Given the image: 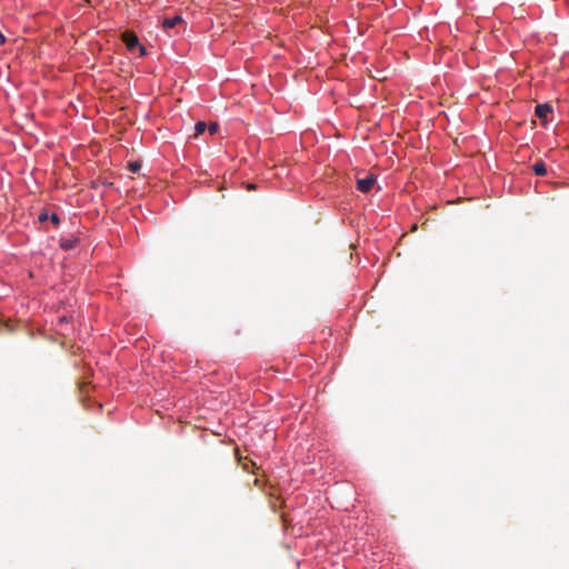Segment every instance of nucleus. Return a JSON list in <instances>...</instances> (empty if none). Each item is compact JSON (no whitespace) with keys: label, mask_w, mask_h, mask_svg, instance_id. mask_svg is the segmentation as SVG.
<instances>
[{"label":"nucleus","mask_w":569,"mask_h":569,"mask_svg":"<svg viewBox=\"0 0 569 569\" xmlns=\"http://www.w3.org/2000/svg\"><path fill=\"white\" fill-rule=\"evenodd\" d=\"M376 183V178L372 174H368L365 178L357 179V189L361 192H369Z\"/></svg>","instance_id":"f03ea898"},{"label":"nucleus","mask_w":569,"mask_h":569,"mask_svg":"<svg viewBox=\"0 0 569 569\" xmlns=\"http://www.w3.org/2000/svg\"><path fill=\"white\" fill-rule=\"evenodd\" d=\"M218 123H211L209 127L210 134H214L218 131Z\"/></svg>","instance_id":"6e6552de"},{"label":"nucleus","mask_w":569,"mask_h":569,"mask_svg":"<svg viewBox=\"0 0 569 569\" xmlns=\"http://www.w3.org/2000/svg\"><path fill=\"white\" fill-rule=\"evenodd\" d=\"M47 219H48L47 213H41V214L39 216V220H40V221H44V220H47Z\"/></svg>","instance_id":"9b49d317"},{"label":"nucleus","mask_w":569,"mask_h":569,"mask_svg":"<svg viewBox=\"0 0 569 569\" xmlns=\"http://www.w3.org/2000/svg\"><path fill=\"white\" fill-rule=\"evenodd\" d=\"M552 112L551 106L543 103L537 104L535 113L539 119L547 120L548 116Z\"/></svg>","instance_id":"7ed1b4c3"},{"label":"nucleus","mask_w":569,"mask_h":569,"mask_svg":"<svg viewBox=\"0 0 569 569\" xmlns=\"http://www.w3.org/2000/svg\"><path fill=\"white\" fill-rule=\"evenodd\" d=\"M532 171L537 176H540V177L546 176V173H547L546 164L542 161H538L532 166Z\"/></svg>","instance_id":"39448f33"},{"label":"nucleus","mask_w":569,"mask_h":569,"mask_svg":"<svg viewBox=\"0 0 569 569\" xmlns=\"http://www.w3.org/2000/svg\"><path fill=\"white\" fill-rule=\"evenodd\" d=\"M50 220H51V222H52V223H54V224H58V223H59V221H60V220H59V217H58L56 213H52V214L50 216Z\"/></svg>","instance_id":"1a4fd4ad"},{"label":"nucleus","mask_w":569,"mask_h":569,"mask_svg":"<svg viewBox=\"0 0 569 569\" xmlns=\"http://www.w3.org/2000/svg\"><path fill=\"white\" fill-rule=\"evenodd\" d=\"M183 22V19L181 18V16H174V17H171V18H164L162 20V27L164 30H169V29H172L174 28L176 26L180 24Z\"/></svg>","instance_id":"20e7f679"},{"label":"nucleus","mask_w":569,"mask_h":569,"mask_svg":"<svg viewBox=\"0 0 569 569\" xmlns=\"http://www.w3.org/2000/svg\"><path fill=\"white\" fill-rule=\"evenodd\" d=\"M207 129V124L202 121H199L194 126V137H199L200 134L204 133Z\"/></svg>","instance_id":"423d86ee"},{"label":"nucleus","mask_w":569,"mask_h":569,"mask_svg":"<svg viewBox=\"0 0 569 569\" xmlns=\"http://www.w3.org/2000/svg\"><path fill=\"white\" fill-rule=\"evenodd\" d=\"M141 168V164L139 162H130L129 169L131 172H138Z\"/></svg>","instance_id":"0eeeda50"},{"label":"nucleus","mask_w":569,"mask_h":569,"mask_svg":"<svg viewBox=\"0 0 569 569\" xmlns=\"http://www.w3.org/2000/svg\"><path fill=\"white\" fill-rule=\"evenodd\" d=\"M61 246L64 249H71V248H73V242L72 241H67V242H63Z\"/></svg>","instance_id":"9d476101"},{"label":"nucleus","mask_w":569,"mask_h":569,"mask_svg":"<svg viewBox=\"0 0 569 569\" xmlns=\"http://www.w3.org/2000/svg\"><path fill=\"white\" fill-rule=\"evenodd\" d=\"M122 41L126 43L128 50L132 51L136 48H139L140 56L143 57L147 54V50L143 46L139 43V39L136 33L131 31H126L121 36Z\"/></svg>","instance_id":"f257e3e1"}]
</instances>
